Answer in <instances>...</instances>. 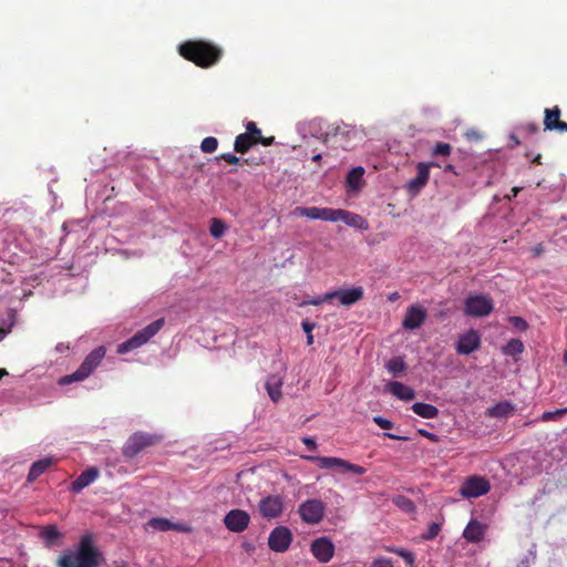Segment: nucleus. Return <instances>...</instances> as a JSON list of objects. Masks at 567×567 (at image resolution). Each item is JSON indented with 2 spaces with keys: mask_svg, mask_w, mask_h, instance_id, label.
I'll return each instance as SVG.
<instances>
[{
  "mask_svg": "<svg viewBox=\"0 0 567 567\" xmlns=\"http://www.w3.org/2000/svg\"><path fill=\"white\" fill-rule=\"evenodd\" d=\"M102 560V553L87 534L81 537L75 551L66 550L59 556L56 567H99Z\"/></svg>",
  "mask_w": 567,
  "mask_h": 567,
  "instance_id": "obj_1",
  "label": "nucleus"
},
{
  "mask_svg": "<svg viewBox=\"0 0 567 567\" xmlns=\"http://www.w3.org/2000/svg\"><path fill=\"white\" fill-rule=\"evenodd\" d=\"M178 53L195 65L207 69L221 59L223 50L206 40H188L178 45Z\"/></svg>",
  "mask_w": 567,
  "mask_h": 567,
  "instance_id": "obj_2",
  "label": "nucleus"
},
{
  "mask_svg": "<svg viewBox=\"0 0 567 567\" xmlns=\"http://www.w3.org/2000/svg\"><path fill=\"white\" fill-rule=\"evenodd\" d=\"M105 353L106 349L103 346L95 348L85 357L78 370L72 374L61 378L60 383L70 384L72 382L85 380L101 364Z\"/></svg>",
  "mask_w": 567,
  "mask_h": 567,
  "instance_id": "obj_3",
  "label": "nucleus"
},
{
  "mask_svg": "<svg viewBox=\"0 0 567 567\" xmlns=\"http://www.w3.org/2000/svg\"><path fill=\"white\" fill-rule=\"evenodd\" d=\"M162 436L147 432H135L124 443L122 447V454L125 458H134L141 452L148 447H152L162 441Z\"/></svg>",
  "mask_w": 567,
  "mask_h": 567,
  "instance_id": "obj_4",
  "label": "nucleus"
},
{
  "mask_svg": "<svg viewBox=\"0 0 567 567\" xmlns=\"http://www.w3.org/2000/svg\"><path fill=\"white\" fill-rule=\"evenodd\" d=\"M163 324V319L151 322L142 330H138L133 337L120 343L117 346V353L124 354L142 347L162 329Z\"/></svg>",
  "mask_w": 567,
  "mask_h": 567,
  "instance_id": "obj_5",
  "label": "nucleus"
},
{
  "mask_svg": "<svg viewBox=\"0 0 567 567\" xmlns=\"http://www.w3.org/2000/svg\"><path fill=\"white\" fill-rule=\"evenodd\" d=\"M305 458L316 463L320 468L336 470L339 472H351L354 475H363L367 473L364 467L339 457L305 456Z\"/></svg>",
  "mask_w": 567,
  "mask_h": 567,
  "instance_id": "obj_6",
  "label": "nucleus"
},
{
  "mask_svg": "<svg viewBox=\"0 0 567 567\" xmlns=\"http://www.w3.org/2000/svg\"><path fill=\"white\" fill-rule=\"evenodd\" d=\"M494 310L493 300L485 295H471L465 299L464 312L470 317H486Z\"/></svg>",
  "mask_w": 567,
  "mask_h": 567,
  "instance_id": "obj_7",
  "label": "nucleus"
},
{
  "mask_svg": "<svg viewBox=\"0 0 567 567\" xmlns=\"http://www.w3.org/2000/svg\"><path fill=\"white\" fill-rule=\"evenodd\" d=\"M326 512V505L321 499L311 498L301 503L298 507V514L303 523L316 525L319 524Z\"/></svg>",
  "mask_w": 567,
  "mask_h": 567,
  "instance_id": "obj_8",
  "label": "nucleus"
},
{
  "mask_svg": "<svg viewBox=\"0 0 567 567\" xmlns=\"http://www.w3.org/2000/svg\"><path fill=\"white\" fill-rule=\"evenodd\" d=\"M491 489L489 482L478 475L468 476L460 487V495L463 498H476L487 494Z\"/></svg>",
  "mask_w": 567,
  "mask_h": 567,
  "instance_id": "obj_9",
  "label": "nucleus"
},
{
  "mask_svg": "<svg viewBox=\"0 0 567 567\" xmlns=\"http://www.w3.org/2000/svg\"><path fill=\"white\" fill-rule=\"evenodd\" d=\"M293 540L292 532L287 526H276L268 536V547L275 553H286Z\"/></svg>",
  "mask_w": 567,
  "mask_h": 567,
  "instance_id": "obj_10",
  "label": "nucleus"
},
{
  "mask_svg": "<svg viewBox=\"0 0 567 567\" xmlns=\"http://www.w3.org/2000/svg\"><path fill=\"white\" fill-rule=\"evenodd\" d=\"M258 509L264 518H278L284 511V502L279 495H270L259 502Z\"/></svg>",
  "mask_w": 567,
  "mask_h": 567,
  "instance_id": "obj_11",
  "label": "nucleus"
},
{
  "mask_svg": "<svg viewBox=\"0 0 567 567\" xmlns=\"http://www.w3.org/2000/svg\"><path fill=\"white\" fill-rule=\"evenodd\" d=\"M310 551L320 563H328L334 555V545L328 537H320L312 540Z\"/></svg>",
  "mask_w": 567,
  "mask_h": 567,
  "instance_id": "obj_12",
  "label": "nucleus"
},
{
  "mask_svg": "<svg viewBox=\"0 0 567 567\" xmlns=\"http://www.w3.org/2000/svg\"><path fill=\"white\" fill-rule=\"evenodd\" d=\"M437 166L439 164L431 163H419L416 166V176L409 181L406 187L410 194L416 195L429 182L430 178V167Z\"/></svg>",
  "mask_w": 567,
  "mask_h": 567,
  "instance_id": "obj_13",
  "label": "nucleus"
},
{
  "mask_svg": "<svg viewBox=\"0 0 567 567\" xmlns=\"http://www.w3.org/2000/svg\"><path fill=\"white\" fill-rule=\"evenodd\" d=\"M481 347V336L478 331L471 329L467 332L460 336L456 343V352L458 354H471L478 350Z\"/></svg>",
  "mask_w": 567,
  "mask_h": 567,
  "instance_id": "obj_14",
  "label": "nucleus"
},
{
  "mask_svg": "<svg viewBox=\"0 0 567 567\" xmlns=\"http://www.w3.org/2000/svg\"><path fill=\"white\" fill-rule=\"evenodd\" d=\"M291 214L297 217H307L310 219H321L327 221L333 220L334 209L333 208H320V207H296Z\"/></svg>",
  "mask_w": 567,
  "mask_h": 567,
  "instance_id": "obj_15",
  "label": "nucleus"
},
{
  "mask_svg": "<svg viewBox=\"0 0 567 567\" xmlns=\"http://www.w3.org/2000/svg\"><path fill=\"white\" fill-rule=\"evenodd\" d=\"M224 524L231 532H243L248 527V514L241 509H231L224 517Z\"/></svg>",
  "mask_w": 567,
  "mask_h": 567,
  "instance_id": "obj_16",
  "label": "nucleus"
},
{
  "mask_svg": "<svg viewBox=\"0 0 567 567\" xmlns=\"http://www.w3.org/2000/svg\"><path fill=\"white\" fill-rule=\"evenodd\" d=\"M544 114L545 131L567 132V123L560 121L561 111L559 106L555 105L551 109H545Z\"/></svg>",
  "mask_w": 567,
  "mask_h": 567,
  "instance_id": "obj_17",
  "label": "nucleus"
},
{
  "mask_svg": "<svg viewBox=\"0 0 567 567\" xmlns=\"http://www.w3.org/2000/svg\"><path fill=\"white\" fill-rule=\"evenodd\" d=\"M147 526L158 532L175 530L179 533H190L192 527L183 523H174L165 517H154L147 522Z\"/></svg>",
  "mask_w": 567,
  "mask_h": 567,
  "instance_id": "obj_18",
  "label": "nucleus"
},
{
  "mask_svg": "<svg viewBox=\"0 0 567 567\" xmlns=\"http://www.w3.org/2000/svg\"><path fill=\"white\" fill-rule=\"evenodd\" d=\"M339 220L346 223L347 225H349L351 227L358 228V229L367 230L369 228L368 221L362 216H360L359 214L349 212V210L341 209V208L334 209V215H333L332 221H339Z\"/></svg>",
  "mask_w": 567,
  "mask_h": 567,
  "instance_id": "obj_19",
  "label": "nucleus"
},
{
  "mask_svg": "<svg viewBox=\"0 0 567 567\" xmlns=\"http://www.w3.org/2000/svg\"><path fill=\"white\" fill-rule=\"evenodd\" d=\"M332 299H338L342 306L350 307L363 298V288L353 287L350 289H340L330 291Z\"/></svg>",
  "mask_w": 567,
  "mask_h": 567,
  "instance_id": "obj_20",
  "label": "nucleus"
},
{
  "mask_svg": "<svg viewBox=\"0 0 567 567\" xmlns=\"http://www.w3.org/2000/svg\"><path fill=\"white\" fill-rule=\"evenodd\" d=\"M426 319V311L420 306H411L403 319V327L409 330L420 328Z\"/></svg>",
  "mask_w": 567,
  "mask_h": 567,
  "instance_id": "obj_21",
  "label": "nucleus"
},
{
  "mask_svg": "<svg viewBox=\"0 0 567 567\" xmlns=\"http://www.w3.org/2000/svg\"><path fill=\"white\" fill-rule=\"evenodd\" d=\"M487 526L476 519H471L463 530V537L470 543H480Z\"/></svg>",
  "mask_w": 567,
  "mask_h": 567,
  "instance_id": "obj_22",
  "label": "nucleus"
},
{
  "mask_svg": "<svg viewBox=\"0 0 567 567\" xmlns=\"http://www.w3.org/2000/svg\"><path fill=\"white\" fill-rule=\"evenodd\" d=\"M99 476V470L96 467H90L83 471L75 481L71 483V492L80 493L83 488L92 484Z\"/></svg>",
  "mask_w": 567,
  "mask_h": 567,
  "instance_id": "obj_23",
  "label": "nucleus"
},
{
  "mask_svg": "<svg viewBox=\"0 0 567 567\" xmlns=\"http://www.w3.org/2000/svg\"><path fill=\"white\" fill-rule=\"evenodd\" d=\"M386 388L390 393L403 401H411L415 396V392L412 388L399 381L389 382Z\"/></svg>",
  "mask_w": 567,
  "mask_h": 567,
  "instance_id": "obj_24",
  "label": "nucleus"
},
{
  "mask_svg": "<svg viewBox=\"0 0 567 567\" xmlns=\"http://www.w3.org/2000/svg\"><path fill=\"white\" fill-rule=\"evenodd\" d=\"M266 390L269 398L274 402H278L281 399V386H282V378L278 374H271L268 377L266 381Z\"/></svg>",
  "mask_w": 567,
  "mask_h": 567,
  "instance_id": "obj_25",
  "label": "nucleus"
},
{
  "mask_svg": "<svg viewBox=\"0 0 567 567\" xmlns=\"http://www.w3.org/2000/svg\"><path fill=\"white\" fill-rule=\"evenodd\" d=\"M275 142V136L265 137L261 134V130L256 125L255 122L250 121V150L257 145L261 144L264 146H269Z\"/></svg>",
  "mask_w": 567,
  "mask_h": 567,
  "instance_id": "obj_26",
  "label": "nucleus"
},
{
  "mask_svg": "<svg viewBox=\"0 0 567 567\" xmlns=\"http://www.w3.org/2000/svg\"><path fill=\"white\" fill-rule=\"evenodd\" d=\"M53 464V460L51 457H45L34 462L31 465V468L28 474V481L34 482L39 476H41L51 465Z\"/></svg>",
  "mask_w": 567,
  "mask_h": 567,
  "instance_id": "obj_27",
  "label": "nucleus"
},
{
  "mask_svg": "<svg viewBox=\"0 0 567 567\" xmlns=\"http://www.w3.org/2000/svg\"><path fill=\"white\" fill-rule=\"evenodd\" d=\"M411 410L423 419H434L439 415V409L429 403L416 402L411 406Z\"/></svg>",
  "mask_w": 567,
  "mask_h": 567,
  "instance_id": "obj_28",
  "label": "nucleus"
},
{
  "mask_svg": "<svg viewBox=\"0 0 567 567\" xmlns=\"http://www.w3.org/2000/svg\"><path fill=\"white\" fill-rule=\"evenodd\" d=\"M364 168L361 166L353 167L347 175V185L350 189L358 190L362 185Z\"/></svg>",
  "mask_w": 567,
  "mask_h": 567,
  "instance_id": "obj_29",
  "label": "nucleus"
},
{
  "mask_svg": "<svg viewBox=\"0 0 567 567\" xmlns=\"http://www.w3.org/2000/svg\"><path fill=\"white\" fill-rule=\"evenodd\" d=\"M513 411V405L504 401L488 408L486 414L491 417H507Z\"/></svg>",
  "mask_w": 567,
  "mask_h": 567,
  "instance_id": "obj_30",
  "label": "nucleus"
},
{
  "mask_svg": "<svg viewBox=\"0 0 567 567\" xmlns=\"http://www.w3.org/2000/svg\"><path fill=\"white\" fill-rule=\"evenodd\" d=\"M525 350L524 343L519 339H511L503 348V353L508 357H516Z\"/></svg>",
  "mask_w": 567,
  "mask_h": 567,
  "instance_id": "obj_31",
  "label": "nucleus"
},
{
  "mask_svg": "<svg viewBox=\"0 0 567 567\" xmlns=\"http://www.w3.org/2000/svg\"><path fill=\"white\" fill-rule=\"evenodd\" d=\"M386 550L402 557L405 564L411 567L415 564V555L412 551L396 547H386Z\"/></svg>",
  "mask_w": 567,
  "mask_h": 567,
  "instance_id": "obj_32",
  "label": "nucleus"
},
{
  "mask_svg": "<svg viewBox=\"0 0 567 567\" xmlns=\"http://www.w3.org/2000/svg\"><path fill=\"white\" fill-rule=\"evenodd\" d=\"M41 536L48 544L51 545L61 537V533L54 525H49L45 528H43V530L41 532Z\"/></svg>",
  "mask_w": 567,
  "mask_h": 567,
  "instance_id": "obj_33",
  "label": "nucleus"
},
{
  "mask_svg": "<svg viewBox=\"0 0 567 567\" xmlns=\"http://www.w3.org/2000/svg\"><path fill=\"white\" fill-rule=\"evenodd\" d=\"M405 368H406L405 362L403 361V359H401L399 357L391 359L386 363V369L389 370V372L393 373L394 375L402 373L405 370Z\"/></svg>",
  "mask_w": 567,
  "mask_h": 567,
  "instance_id": "obj_34",
  "label": "nucleus"
},
{
  "mask_svg": "<svg viewBox=\"0 0 567 567\" xmlns=\"http://www.w3.org/2000/svg\"><path fill=\"white\" fill-rule=\"evenodd\" d=\"M225 229H226V226L220 219H217V218L212 219L209 231L213 237L220 238L224 235Z\"/></svg>",
  "mask_w": 567,
  "mask_h": 567,
  "instance_id": "obj_35",
  "label": "nucleus"
},
{
  "mask_svg": "<svg viewBox=\"0 0 567 567\" xmlns=\"http://www.w3.org/2000/svg\"><path fill=\"white\" fill-rule=\"evenodd\" d=\"M235 151L246 153L248 151V130L237 136L235 141Z\"/></svg>",
  "mask_w": 567,
  "mask_h": 567,
  "instance_id": "obj_36",
  "label": "nucleus"
},
{
  "mask_svg": "<svg viewBox=\"0 0 567 567\" xmlns=\"http://www.w3.org/2000/svg\"><path fill=\"white\" fill-rule=\"evenodd\" d=\"M217 146H218V141L216 137H213V136H208V137H205L203 141H202V144H200V150L204 152V153H213L217 150Z\"/></svg>",
  "mask_w": 567,
  "mask_h": 567,
  "instance_id": "obj_37",
  "label": "nucleus"
},
{
  "mask_svg": "<svg viewBox=\"0 0 567 567\" xmlns=\"http://www.w3.org/2000/svg\"><path fill=\"white\" fill-rule=\"evenodd\" d=\"M452 152V146L449 144V143H444V142H439L433 151H432V155L433 156H449Z\"/></svg>",
  "mask_w": 567,
  "mask_h": 567,
  "instance_id": "obj_38",
  "label": "nucleus"
},
{
  "mask_svg": "<svg viewBox=\"0 0 567 567\" xmlns=\"http://www.w3.org/2000/svg\"><path fill=\"white\" fill-rule=\"evenodd\" d=\"M566 413H567V408L558 409V410H555V411H546V412H544L542 414L540 421L549 422V421H553V420H557L558 417H560L561 415H564Z\"/></svg>",
  "mask_w": 567,
  "mask_h": 567,
  "instance_id": "obj_39",
  "label": "nucleus"
},
{
  "mask_svg": "<svg viewBox=\"0 0 567 567\" xmlns=\"http://www.w3.org/2000/svg\"><path fill=\"white\" fill-rule=\"evenodd\" d=\"M441 530V525L439 523H431L429 525L427 532L423 534L422 538L425 540L434 539Z\"/></svg>",
  "mask_w": 567,
  "mask_h": 567,
  "instance_id": "obj_40",
  "label": "nucleus"
},
{
  "mask_svg": "<svg viewBox=\"0 0 567 567\" xmlns=\"http://www.w3.org/2000/svg\"><path fill=\"white\" fill-rule=\"evenodd\" d=\"M508 321L514 328H516L520 331H525L528 328L526 320L523 319L522 317L512 316L508 318Z\"/></svg>",
  "mask_w": 567,
  "mask_h": 567,
  "instance_id": "obj_41",
  "label": "nucleus"
},
{
  "mask_svg": "<svg viewBox=\"0 0 567 567\" xmlns=\"http://www.w3.org/2000/svg\"><path fill=\"white\" fill-rule=\"evenodd\" d=\"M370 567H394V566L390 558L378 557L372 560Z\"/></svg>",
  "mask_w": 567,
  "mask_h": 567,
  "instance_id": "obj_42",
  "label": "nucleus"
},
{
  "mask_svg": "<svg viewBox=\"0 0 567 567\" xmlns=\"http://www.w3.org/2000/svg\"><path fill=\"white\" fill-rule=\"evenodd\" d=\"M331 300H332V296H331V293L329 291V292H326L323 296L317 297V298L311 299L309 301H306L305 303L306 305H312V306H319V305H321L323 302H328V301H331Z\"/></svg>",
  "mask_w": 567,
  "mask_h": 567,
  "instance_id": "obj_43",
  "label": "nucleus"
},
{
  "mask_svg": "<svg viewBox=\"0 0 567 567\" xmlns=\"http://www.w3.org/2000/svg\"><path fill=\"white\" fill-rule=\"evenodd\" d=\"M373 422L383 430H391L393 427V423L390 420L380 415L374 416Z\"/></svg>",
  "mask_w": 567,
  "mask_h": 567,
  "instance_id": "obj_44",
  "label": "nucleus"
},
{
  "mask_svg": "<svg viewBox=\"0 0 567 567\" xmlns=\"http://www.w3.org/2000/svg\"><path fill=\"white\" fill-rule=\"evenodd\" d=\"M520 130H522L523 132L528 133V134H535V133H537V132H538L539 126H538V124H536V123H526V124H523V125L520 126Z\"/></svg>",
  "mask_w": 567,
  "mask_h": 567,
  "instance_id": "obj_45",
  "label": "nucleus"
},
{
  "mask_svg": "<svg viewBox=\"0 0 567 567\" xmlns=\"http://www.w3.org/2000/svg\"><path fill=\"white\" fill-rule=\"evenodd\" d=\"M417 433H419L420 435H422V436H424V437L429 439L431 442H434V443L439 442V436H437L436 434L431 433V432H429V431H426V430H424V429H419V430H417Z\"/></svg>",
  "mask_w": 567,
  "mask_h": 567,
  "instance_id": "obj_46",
  "label": "nucleus"
},
{
  "mask_svg": "<svg viewBox=\"0 0 567 567\" xmlns=\"http://www.w3.org/2000/svg\"><path fill=\"white\" fill-rule=\"evenodd\" d=\"M220 158L226 161L228 164H233V165L238 164V162H239V158L236 155L230 154V153L223 154L220 156Z\"/></svg>",
  "mask_w": 567,
  "mask_h": 567,
  "instance_id": "obj_47",
  "label": "nucleus"
},
{
  "mask_svg": "<svg viewBox=\"0 0 567 567\" xmlns=\"http://www.w3.org/2000/svg\"><path fill=\"white\" fill-rule=\"evenodd\" d=\"M302 443L310 450L316 451L317 450V442L312 437H303Z\"/></svg>",
  "mask_w": 567,
  "mask_h": 567,
  "instance_id": "obj_48",
  "label": "nucleus"
},
{
  "mask_svg": "<svg viewBox=\"0 0 567 567\" xmlns=\"http://www.w3.org/2000/svg\"><path fill=\"white\" fill-rule=\"evenodd\" d=\"M301 326H302V329L303 331L309 334V333H312V330L315 329L316 324L308 321V320H305L301 322Z\"/></svg>",
  "mask_w": 567,
  "mask_h": 567,
  "instance_id": "obj_49",
  "label": "nucleus"
},
{
  "mask_svg": "<svg viewBox=\"0 0 567 567\" xmlns=\"http://www.w3.org/2000/svg\"><path fill=\"white\" fill-rule=\"evenodd\" d=\"M385 436H388L389 439H392V440H398V441H406L408 440V437H405V436H399V435H395L392 433H385Z\"/></svg>",
  "mask_w": 567,
  "mask_h": 567,
  "instance_id": "obj_50",
  "label": "nucleus"
},
{
  "mask_svg": "<svg viewBox=\"0 0 567 567\" xmlns=\"http://www.w3.org/2000/svg\"><path fill=\"white\" fill-rule=\"evenodd\" d=\"M444 172H451V173H453L454 175H458V173L455 171V167H454L452 164H447V165H445V167H444Z\"/></svg>",
  "mask_w": 567,
  "mask_h": 567,
  "instance_id": "obj_51",
  "label": "nucleus"
},
{
  "mask_svg": "<svg viewBox=\"0 0 567 567\" xmlns=\"http://www.w3.org/2000/svg\"><path fill=\"white\" fill-rule=\"evenodd\" d=\"M114 567H130L126 561H114Z\"/></svg>",
  "mask_w": 567,
  "mask_h": 567,
  "instance_id": "obj_52",
  "label": "nucleus"
},
{
  "mask_svg": "<svg viewBox=\"0 0 567 567\" xmlns=\"http://www.w3.org/2000/svg\"><path fill=\"white\" fill-rule=\"evenodd\" d=\"M509 138L514 142L516 146L520 144L519 138L515 134H512Z\"/></svg>",
  "mask_w": 567,
  "mask_h": 567,
  "instance_id": "obj_53",
  "label": "nucleus"
},
{
  "mask_svg": "<svg viewBox=\"0 0 567 567\" xmlns=\"http://www.w3.org/2000/svg\"><path fill=\"white\" fill-rule=\"evenodd\" d=\"M520 189L522 188H519V187H513L512 190H511L512 192V196L516 197L518 195V193L520 192Z\"/></svg>",
  "mask_w": 567,
  "mask_h": 567,
  "instance_id": "obj_54",
  "label": "nucleus"
},
{
  "mask_svg": "<svg viewBox=\"0 0 567 567\" xmlns=\"http://www.w3.org/2000/svg\"><path fill=\"white\" fill-rule=\"evenodd\" d=\"M313 343V336L312 333L307 334V344L311 346Z\"/></svg>",
  "mask_w": 567,
  "mask_h": 567,
  "instance_id": "obj_55",
  "label": "nucleus"
},
{
  "mask_svg": "<svg viewBox=\"0 0 567 567\" xmlns=\"http://www.w3.org/2000/svg\"><path fill=\"white\" fill-rule=\"evenodd\" d=\"M540 159H542V155H539V154H538L537 156H535V157L533 158V161H532V162H533L534 164H538V165H539V164H542Z\"/></svg>",
  "mask_w": 567,
  "mask_h": 567,
  "instance_id": "obj_56",
  "label": "nucleus"
},
{
  "mask_svg": "<svg viewBox=\"0 0 567 567\" xmlns=\"http://www.w3.org/2000/svg\"><path fill=\"white\" fill-rule=\"evenodd\" d=\"M399 298V293L398 292H393L392 295L389 296V300L391 301H394Z\"/></svg>",
  "mask_w": 567,
  "mask_h": 567,
  "instance_id": "obj_57",
  "label": "nucleus"
},
{
  "mask_svg": "<svg viewBox=\"0 0 567 567\" xmlns=\"http://www.w3.org/2000/svg\"><path fill=\"white\" fill-rule=\"evenodd\" d=\"M8 374V371L6 369H0V380Z\"/></svg>",
  "mask_w": 567,
  "mask_h": 567,
  "instance_id": "obj_58",
  "label": "nucleus"
},
{
  "mask_svg": "<svg viewBox=\"0 0 567 567\" xmlns=\"http://www.w3.org/2000/svg\"><path fill=\"white\" fill-rule=\"evenodd\" d=\"M321 157H322V156H321V154H317V155H315V156L312 157V161H313V162H319V161H321Z\"/></svg>",
  "mask_w": 567,
  "mask_h": 567,
  "instance_id": "obj_59",
  "label": "nucleus"
},
{
  "mask_svg": "<svg viewBox=\"0 0 567 567\" xmlns=\"http://www.w3.org/2000/svg\"><path fill=\"white\" fill-rule=\"evenodd\" d=\"M7 331L4 329H0V341L4 338Z\"/></svg>",
  "mask_w": 567,
  "mask_h": 567,
  "instance_id": "obj_60",
  "label": "nucleus"
},
{
  "mask_svg": "<svg viewBox=\"0 0 567 567\" xmlns=\"http://www.w3.org/2000/svg\"><path fill=\"white\" fill-rule=\"evenodd\" d=\"M404 503L408 504L409 508L413 507V503L410 499H404Z\"/></svg>",
  "mask_w": 567,
  "mask_h": 567,
  "instance_id": "obj_61",
  "label": "nucleus"
},
{
  "mask_svg": "<svg viewBox=\"0 0 567 567\" xmlns=\"http://www.w3.org/2000/svg\"><path fill=\"white\" fill-rule=\"evenodd\" d=\"M564 362H565V364H567V352L564 355Z\"/></svg>",
  "mask_w": 567,
  "mask_h": 567,
  "instance_id": "obj_62",
  "label": "nucleus"
}]
</instances>
